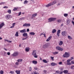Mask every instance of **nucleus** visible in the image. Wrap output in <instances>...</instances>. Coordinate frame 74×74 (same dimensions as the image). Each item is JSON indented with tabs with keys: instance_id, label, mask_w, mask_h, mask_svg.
Wrapping results in <instances>:
<instances>
[{
	"instance_id": "obj_1",
	"label": "nucleus",
	"mask_w": 74,
	"mask_h": 74,
	"mask_svg": "<svg viewBox=\"0 0 74 74\" xmlns=\"http://www.w3.org/2000/svg\"><path fill=\"white\" fill-rule=\"evenodd\" d=\"M32 55H33L35 58H37L38 57V56L37 55V51L35 50L33 51Z\"/></svg>"
},
{
	"instance_id": "obj_2",
	"label": "nucleus",
	"mask_w": 74,
	"mask_h": 74,
	"mask_svg": "<svg viewBox=\"0 0 74 74\" xmlns=\"http://www.w3.org/2000/svg\"><path fill=\"white\" fill-rule=\"evenodd\" d=\"M56 3V1H53L52 2H51L49 3L46 6V7H48L49 6H51V5H54V4H55Z\"/></svg>"
},
{
	"instance_id": "obj_3",
	"label": "nucleus",
	"mask_w": 74,
	"mask_h": 74,
	"mask_svg": "<svg viewBox=\"0 0 74 74\" xmlns=\"http://www.w3.org/2000/svg\"><path fill=\"white\" fill-rule=\"evenodd\" d=\"M63 57L64 58H69V57H70V53L65 52L64 54L63 55Z\"/></svg>"
},
{
	"instance_id": "obj_4",
	"label": "nucleus",
	"mask_w": 74,
	"mask_h": 74,
	"mask_svg": "<svg viewBox=\"0 0 74 74\" xmlns=\"http://www.w3.org/2000/svg\"><path fill=\"white\" fill-rule=\"evenodd\" d=\"M56 18H51L48 19V22H52L53 21H55Z\"/></svg>"
},
{
	"instance_id": "obj_5",
	"label": "nucleus",
	"mask_w": 74,
	"mask_h": 74,
	"mask_svg": "<svg viewBox=\"0 0 74 74\" xmlns=\"http://www.w3.org/2000/svg\"><path fill=\"white\" fill-rule=\"evenodd\" d=\"M18 55H19V53L18 52L16 51L14 52V53L12 54V55L13 57H16V56H18Z\"/></svg>"
},
{
	"instance_id": "obj_6",
	"label": "nucleus",
	"mask_w": 74,
	"mask_h": 74,
	"mask_svg": "<svg viewBox=\"0 0 74 74\" xmlns=\"http://www.w3.org/2000/svg\"><path fill=\"white\" fill-rule=\"evenodd\" d=\"M61 34L63 36H66L67 35V32L66 31H64L62 32Z\"/></svg>"
},
{
	"instance_id": "obj_7",
	"label": "nucleus",
	"mask_w": 74,
	"mask_h": 74,
	"mask_svg": "<svg viewBox=\"0 0 74 74\" xmlns=\"http://www.w3.org/2000/svg\"><path fill=\"white\" fill-rule=\"evenodd\" d=\"M30 24L29 23H25L23 25V26L24 27H27L28 26H30Z\"/></svg>"
},
{
	"instance_id": "obj_8",
	"label": "nucleus",
	"mask_w": 74,
	"mask_h": 74,
	"mask_svg": "<svg viewBox=\"0 0 74 74\" xmlns=\"http://www.w3.org/2000/svg\"><path fill=\"white\" fill-rule=\"evenodd\" d=\"M56 49L57 50L60 51H62L63 50L62 48H61L59 46L56 47Z\"/></svg>"
},
{
	"instance_id": "obj_9",
	"label": "nucleus",
	"mask_w": 74,
	"mask_h": 74,
	"mask_svg": "<svg viewBox=\"0 0 74 74\" xmlns=\"http://www.w3.org/2000/svg\"><path fill=\"white\" fill-rule=\"evenodd\" d=\"M37 15V14L36 13L33 14L32 15V16L31 17V19H33V18H34V17H35V16H36Z\"/></svg>"
},
{
	"instance_id": "obj_10",
	"label": "nucleus",
	"mask_w": 74,
	"mask_h": 74,
	"mask_svg": "<svg viewBox=\"0 0 74 74\" xmlns=\"http://www.w3.org/2000/svg\"><path fill=\"white\" fill-rule=\"evenodd\" d=\"M60 30L59 29L58 30L57 32V35L58 37L60 36Z\"/></svg>"
},
{
	"instance_id": "obj_11",
	"label": "nucleus",
	"mask_w": 74,
	"mask_h": 74,
	"mask_svg": "<svg viewBox=\"0 0 74 74\" xmlns=\"http://www.w3.org/2000/svg\"><path fill=\"white\" fill-rule=\"evenodd\" d=\"M4 23L3 22L0 24V29L4 26Z\"/></svg>"
},
{
	"instance_id": "obj_12",
	"label": "nucleus",
	"mask_w": 74,
	"mask_h": 74,
	"mask_svg": "<svg viewBox=\"0 0 74 74\" xmlns=\"http://www.w3.org/2000/svg\"><path fill=\"white\" fill-rule=\"evenodd\" d=\"M20 33H26V30L25 29H23V30H21L20 31Z\"/></svg>"
},
{
	"instance_id": "obj_13",
	"label": "nucleus",
	"mask_w": 74,
	"mask_h": 74,
	"mask_svg": "<svg viewBox=\"0 0 74 74\" xmlns=\"http://www.w3.org/2000/svg\"><path fill=\"white\" fill-rule=\"evenodd\" d=\"M52 36H50V37H49L48 39H47L46 40V41L47 42H48L49 41V40H50L51 39V38H52Z\"/></svg>"
},
{
	"instance_id": "obj_14",
	"label": "nucleus",
	"mask_w": 74,
	"mask_h": 74,
	"mask_svg": "<svg viewBox=\"0 0 74 74\" xmlns=\"http://www.w3.org/2000/svg\"><path fill=\"white\" fill-rule=\"evenodd\" d=\"M51 65L52 66H56V65H57V64L54 62H52L51 63Z\"/></svg>"
},
{
	"instance_id": "obj_15",
	"label": "nucleus",
	"mask_w": 74,
	"mask_h": 74,
	"mask_svg": "<svg viewBox=\"0 0 74 74\" xmlns=\"http://www.w3.org/2000/svg\"><path fill=\"white\" fill-rule=\"evenodd\" d=\"M47 47H48V44L47 43H45L43 45V48H45Z\"/></svg>"
},
{
	"instance_id": "obj_16",
	"label": "nucleus",
	"mask_w": 74,
	"mask_h": 74,
	"mask_svg": "<svg viewBox=\"0 0 74 74\" xmlns=\"http://www.w3.org/2000/svg\"><path fill=\"white\" fill-rule=\"evenodd\" d=\"M25 50L26 52H29L30 50V48H29V47L26 48H25Z\"/></svg>"
},
{
	"instance_id": "obj_17",
	"label": "nucleus",
	"mask_w": 74,
	"mask_h": 74,
	"mask_svg": "<svg viewBox=\"0 0 74 74\" xmlns=\"http://www.w3.org/2000/svg\"><path fill=\"white\" fill-rule=\"evenodd\" d=\"M32 63L34 64H37V61L36 60H33L32 61Z\"/></svg>"
},
{
	"instance_id": "obj_18",
	"label": "nucleus",
	"mask_w": 74,
	"mask_h": 74,
	"mask_svg": "<svg viewBox=\"0 0 74 74\" xmlns=\"http://www.w3.org/2000/svg\"><path fill=\"white\" fill-rule=\"evenodd\" d=\"M23 36H24V37H27V33H24L23 34Z\"/></svg>"
},
{
	"instance_id": "obj_19",
	"label": "nucleus",
	"mask_w": 74,
	"mask_h": 74,
	"mask_svg": "<svg viewBox=\"0 0 74 74\" xmlns=\"http://www.w3.org/2000/svg\"><path fill=\"white\" fill-rule=\"evenodd\" d=\"M63 41L62 40H60V42H59V45H62L63 44Z\"/></svg>"
},
{
	"instance_id": "obj_20",
	"label": "nucleus",
	"mask_w": 74,
	"mask_h": 74,
	"mask_svg": "<svg viewBox=\"0 0 74 74\" xmlns=\"http://www.w3.org/2000/svg\"><path fill=\"white\" fill-rule=\"evenodd\" d=\"M63 73L65 74H67L69 73V71L67 70H64L63 71Z\"/></svg>"
},
{
	"instance_id": "obj_21",
	"label": "nucleus",
	"mask_w": 74,
	"mask_h": 74,
	"mask_svg": "<svg viewBox=\"0 0 74 74\" xmlns=\"http://www.w3.org/2000/svg\"><path fill=\"white\" fill-rule=\"evenodd\" d=\"M52 32V33L54 34L56 32V30L55 29H53Z\"/></svg>"
},
{
	"instance_id": "obj_22",
	"label": "nucleus",
	"mask_w": 74,
	"mask_h": 74,
	"mask_svg": "<svg viewBox=\"0 0 74 74\" xmlns=\"http://www.w3.org/2000/svg\"><path fill=\"white\" fill-rule=\"evenodd\" d=\"M4 40L5 41H7V42H9V43H11V42H12V41L9 40H8L5 39Z\"/></svg>"
},
{
	"instance_id": "obj_23",
	"label": "nucleus",
	"mask_w": 74,
	"mask_h": 74,
	"mask_svg": "<svg viewBox=\"0 0 74 74\" xmlns=\"http://www.w3.org/2000/svg\"><path fill=\"white\" fill-rule=\"evenodd\" d=\"M16 73L17 74H20L21 72L20 71L16 70L15 71Z\"/></svg>"
},
{
	"instance_id": "obj_24",
	"label": "nucleus",
	"mask_w": 74,
	"mask_h": 74,
	"mask_svg": "<svg viewBox=\"0 0 74 74\" xmlns=\"http://www.w3.org/2000/svg\"><path fill=\"white\" fill-rule=\"evenodd\" d=\"M70 20H68L66 21V24L68 25H70Z\"/></svg>"
},
{
	"instance_id": "obj_25",
	"label": "nucleus",
	"mask_w": 74,
	"mask_h": 74,
	"mask_svg": "<svg viewBox=\"0 0 74 74\" xmlns=\"http://www.w3.org/2000/svg\"><path fill=\"white\" fill-rule=\"evenodd\" d=\"M26 19L25 17H22L19 18V20L22 21V20H25Z\"/></svg>"
},
{
	"instance_id": "obj_26",
	"label": "nucleus",
	"mask_w": 74,
	"mask_h": 74,
	"mask_svg": "<svg viewBox=\"0 0 74 74\" xmlns=\"http://www.w3.org/2000/svg\"><path fill=\"white\" fill-rule=\"evenodd\" d=\"M23 60L22 59H18L17 60V62L19 63V62H22Z\"/></svg>"
},
{
	"instance_id": "obj_27",
	"label": "nucleus",
	"mask_w": 74,
	"mask_h": 74,
	"mask_svg": "<svg viewBox=\"0 0 74 74\" xmlns=\"http://www.w3.org/2000/svg\"><path fill=\"white\" fill-rule=\"evenodd\" d=\"M15 36H16V37H18L19 36V35H18V32H17L15 35Z\"/></svg>"
},
{
	"instance_id": "obj_28",
	"label": "nucleus",
	"mask_w": 74,
	"mask_h": 74,
	"mask_svg": "<svg viewBox=\"0 0 74 74\" xmlns=\"http://www.w3.org/2000/svg\"><path fill=\"white\" fill-rule=\"evenodd\" d=\"M52 53L54 55H56V54H58V52H53Z\"/></svg>"
},
{
	"instance_id": "obj_29",
	"label": "nucleus",
	"mask_w": 74,
	"mask_h": 74,
	"mask_svg": "<svg viewBox=\"0 0 74 74\" xmlns=\"http://www.w3.org/2000/svg\"><path fill=\"white\" fill-rule=\"evenodd\" d=\"M5 4V2H2L0 3V5H4Z\"/></svg>"
},
{
	"instance_id": "obj_30",
	"label": "nucleus",
	"mask_w": 74,
	"mask_h": 74,
	"mask_svg": "<svg viewBox=\"0 0 74 74\" xmlns=\"http://www.w3.org/2000/svg\"><path fill=\"white\" fill-rule=\"evenodd\" d=\"M15 25V23H13L12 26L10 27V28H13V27H14V26Z\"/></svg>"
},
{
	"instance_id": "obj_31",
	"label": "nucleus",
	"mask_w": 74,
	"mask_h": 74,
	"mask_svg": "<svg viewBox=\"0 0 74 74\" xmlns=\"http://www.w3.org/2000/svg\"><path fill=\"white\" fill-rule=\"evenodd\" d=\"M68 38L69 39V40H72V39H73L72 37L70 36H68Z\"/></svg>"
},
{
	"instance_id": "obj_32",
	"label": "nucleus",
	"mask_w": 74,
	"mask_h": 74,
	"mask_svg": "<svg viewBox=\"0 0 74 74\" xmlns=\"http://www.w3.org/2000/svg\"><path fill=\"white\" fill-rule=\"evenodd\" d=\"M29 34H30V35H34L35 34V33L34 32H31L29 33Z\"/></svg>"
},
{
	"instance_id": "obj_33",
	"label": "nucleus",
	"mask_w": 74,
	"mask_h": 74,
	"mask_svg": "<svg viewBox=\"0 0 74 74\" xmlns=\"http://www.w3.org/2000/svg\"><path fill=\"white\" fill-rule=\"evenodd\" d=\"M5 17L6 18H7L8 19H9V18H10V15H7Z\"/></svg>"
},
{
	"instance_id": "obj_34",
	"label": "nucleus",
	"mask_w": 74,
	"mask_h": 74,
	"mask_svg": "<svg viewBox=\"0 0 74 74\" xmlns=\"http://www.w3.org/2000/svg\"><path fill=\"white\" fill-rule=\"evenodd\" d=\"M71 63L70 62H67V65H71Z\"/></svg>"
},
{
	"instance_id": "obj_35",
	"label": "nucleus",
	"mask_w": 74,
	"mask_h": 74,
	"mask_svg": "<svg viewBox=\"0 0 74 74\" xmlns=\"http://www.w3.org/2000/svg\"><path fill=\"white\" fill-rule=\"evenodd\" d=\"M42 61L43 62H44V63H48V61H47V60H42Z\"/></svg>"
},
{
	"instance_id": "obj_36",
	"label": "nucleus",
	"mask_w": 74,
	"mask_h": 74,
	"mask_svg": "<svg viewBox=\"0 0 74 74\" xmlns=\"http://www.w3.org/2000/svg\"><path fill=\"white\" fill-rule=\"evenodd\" d=\"M27 3H28V1L25 0L24 1V4H27Z\"/></svg>"
},
{
	"instance_id": "obj_37",
	"label": "nucleus",
	"mask_w": 74,
	"mask_h": 74,
	"mask_svg": "<svg viewBox=\"0 0 74 74\" xmlns=\"http://www.w3.org/2000/svg\"><path fill=\"white\" fill-rule=\"evenodd\" d=\"M8 12L9 14H11V10H8Z\"/></svg>"
},
{
	"instance_id": "obj_38",
	"label": "nucleus",
	"mask_w": 74,
	"mask_h": 74,
	"mask_svg": "<svg viewBox=\"0 0 74 74\" xmlns=\"http://www.w3.org/2000/svg\"><path fill=\"white\" fill-rule=\"evenodd\" d=\"M64 16H65V17H67V16H68V14H64Z\"/></svg>"
},
{
	"instance_id": "obj_39",
	"label": "nucleus",
	"mask_w": 74,
	"mask_h": 74,
	"mask_svg": "<svg viewBox=\"0 0 74 74\" xmlns=\"http://www.w3.org/2000/svg\"><path fill=\"white\" fill-rule=\"evenodd\" d=\"M19 63L18 62H16L15 63V64L16 66H18V65H19Z\"/></svg>"
},
{
	"instance_id": "obj_40",
	"label": "nucleus",
	"mask_w": 74,
	"mask_h": 74,
	"mask_svg": "<svg viewBox=\"0 0 74 74\" xmlns=\"http://www.w3.org/2000/svg\"><path fill=\"white\" fill-rule=\"evenodd\" d=\"M0 73L1 74H4V72L3 71H0Z\"/></svg>"
},
{
	"instance_id": "obj_41",
	"label": "nucleus",
	"mask_w": 74,
	"mask_h": 74,
	"mask_svg": "<svg viewBox=\"0 0 74 74\" xmlns=\"http://www.w3.org/2000/svg\"><path fill=\"white\" fill-rule=\"evenodd\" d=\"M27 38H28V37H27L25 38H23L22 39L23 40H26V39H27Z\"/></svg>"
},
{
	"instance_id": "obj_42",
	"label": "nucleus",
	"mask_w": 74,
	"mask_h": 74,
	"mask_svg": "<svg viewBox=\"0 0 74 74\" xmlns=\"http://www.w3.org/2000/svg\"><path fill=\"white\" fill-rule=\"evenodd\" d=\"M16 10H17V8H14L13 10L14 11H16Z\"/></svg>"
},
{
	"instance_id": "obj_43",
	"label": "nucleus",
	"mask_w": 74,
	"mask_h": 74,
	"mask_svg": "<svg viewBox=\"0 0 74 74\" xmlns=\"http://www.w3.org/2000/svg\"><path fill=\"white\" fill-rule=\"evenodd\" d=\"M70 61H71L70 59H69L67 60V62H70Z\"/></svg>"
},
{
	"instance_id": "obj_44",
	"label": "nucleus",
	"mask_w": 74,
	"mask_h": 74,
	"mask_svg": "<svg viewBox=\"0 0 74 74\" xmlns=\"http://www.w3.org/2000/svg\"><path fill=\"white\" fill-rule=\"evenodd\" d=\"M57 21L59 23H60V22H61V20H57Z\"/></svg>"
},
{
	"instance_id": "obj_45",
	"label": "nucleus",
	"mask_w": 74,
	"mask_h": 74,
	"mask_svg": "<svg viewBox=\"0 0 74 74\" xmlns=\"http://www.w3.org/2000/svg\"><path fill=\"white\" fill-rule=\"evenodd\" d=\"M51 60H54L53 57L51 56Z\"/></svg>"
},
{
	"instance_id": "obj_46",
	"label": "nucleus",
	"mask_w": 74,
	"mask_h": 74,
	"mask_svg": "<svg viewBox=\"0 0 74 74\" xmlns=\"http://www.w3.org/2000/svg\"><path fill=\"white\" fill-rule=\"evenodd\" d=\"M14 72L13 71H10V73L11 74H14Z\"/></svg>"
},
{
	"instance_id": "obj_47",
	"label": "nucleus",
	"mask_w": 74,
	"mask_h": 74,
	"mask_svg": "<svg viewBox=\"0 0 74 74\" xmlns=\"http://www.w3.org/2000/svg\"><path fill=\"white\" fill-rule=\"evenodd\" d=\"M29 71H32V67H29Z\"/></svg>"
},
{
	"instance_id": "obj_48",
	"label": "nucleus",
	"mask_w": 74,
	"mask_h": 74,
	"mask_svg": "<svg viewBox=\"0 0 74 74\" xmlns=\"http://www.w3.org/2000/svg\"><path fill=\"white\" fill-rule=\"evenodd\" d=\"M3 8H8V7L5 6L3 7Z\"/></svg>"
},
{
	"instance_id": "obj_49",
	"label": "nucleus",
	"mask_w": 74,
	"mask_h": 74,
	"mask_svg": "<svg viewBox=\"0 0 74 74\" xmlns=\"http://www.w3.org/2000/svg\"><path fill=\"white\" fill-rule=\"evenodd\" d=\"M43 72L45 74H47V71L44 70Z\"/></svg>"
},
{
	"instance_id": "obj_50",
	"label": "nucleus",
	"mask_w": 74,
	"mask_h": 74,
	"mask_svg": "<svg viewBox=\"0 0 74 74\" xmlns=\"http://www.w3.org/2000/svg\"><path fill=\"white\" fill-rule=\"evenodd\" d=\"M34 73V74H37V72H36V71H35L34 72H33Z\"/></svg>"
},
{
	"instance_id": "obj_51",
	"label": "nucleus",
	"mask_w": 74,
	"mask_h": 74,
	"mask_svg": "<svg viewBox=\"0 0 74 74\" xmlns=\"http://www.w3.org/2000/svg\"><path fill=\"white\" fill-rule=\"evenodd\" d=\"M58 64H62V62H59Z\"/></svg>"
},
{
	"instance_id": "obj_52",
	"label": "nucleus",
	"mask_w": 74,
	"mask_h": 74,
	"mask_svg": "<svg viewBox=\"0 0 74 74\" xmlns=\"http://www.w3.org/2000/svg\"><path fill=\"white\" fill-rule=\"evenodd\" d=\"M71 59H70L71 61L72 60H73V59H74V58H73V57H71Z\"/></svg>"
},
{
	"instance_id": "obj_53",
	"label": "nucleus",
	"mask_w": 74,
	"mask_h": 74,
	"mask_svg": "<svg viewBox=\"0 0 74 74\" xmlns=\"http://www.w3.org/2000/svg\"><path fill=\"white\" fill-rule=\"evenodd\" d=\"M74 66H71V69H72L73 70V69H74Z\"/></svg>"
},
{
	"instance_id": "obj_54",
	"label": "nucleus",
	"mask_w": 74,
	"mask_h": 74,
	"mask_svg": "<svg viewBox=\"0 0 74 74\" xmlns=\"http://www.w3.org/2000/svg\"><path fill=\"white\" fill-rule=\"evenodd\" d=\"M21 15V12H20L19 13L18 15V16H20V15Z\"/></svg>"
},
{
	"instance_id": "obj_55",
	"label": "nucleus",
	"mask_w": 74,
	"mask_h": 74,
	"mask_svg": "<svg viewBox=\"0 0 74 74\" xmlns=\"http://www.w3.org/2000/svg\"><path fill=\"white\" fill-rule=\"evenodd\" d=\"M29 29H27V32H29Z\"/></svg>"
},
{
	"instance_id": "obj_56",
	"label": "nucleus",
	"mask_w": 74,
	"mask_h": 74,
	"mask_svg": "<svg viewBox=\"0 0 74 74\" xmlns=\"http://www.w3.org/2000/svg\"><path fill=\"white\" fill-rule=\"evenodd\" d=\"M7 54L9 56V55H10V52H8Z\"/></svg>"
},
{
	"instance_id": "obj_57",
	"label": "nucleus",
	"mask_w": 74,
	"mask_h": 74,
	"mask_svg": "<svg viewBox=\"0 0 74 74\" xmlns=\"http://www.w3.org/2000/svg\"><path fill=\"white\" fill-rule=\"evenodd\" d=\"M60 5V2L58 4H57V6H58V5Z\"/></svg>"
},
{
	"instance_id": "obj_58",
	"label": "nucleus",
	"mask_w": 74,
	"mask_h": 74,
	"mask_svg": "<svg viewBox=\"0 0 74 74\" xmlns=\"http://www.w3.org/2000/svg\"><path fill=\"white\" fill-rule=\"evenodd\" d=\"M44 33H42L40 34V36H41L42 35H43Z\"/></svg>"
},
{
	"instance_id": "obj_59",
	"label": "nucleus",
	"mask_w": 74,
	"mask_h": 74,
	"mask_svg": "<svg viewBox=\"0 0 74 74\" xmlns=\"http://www.w3.org/2000/svg\"><path fill=\"white\" fill-rule=\"evenodd\" d=\"M43 35L44 36V37L46 38V35H45V34H43Z\"/></svg>"
},
{
	"instance_id": "obj_60",
	"label": "nucleus",
	"mask_w": 74,
	"mask_h": 74,
	"mask_svg": "<svg viewBox=\"0 0 74 74\" xmlns=\"http://www.w3.org/2000/svg\"><path fill=\"white\" fill-rule=\"evenodd\" d=\"M59 74H63V71H61L60 72V73H59Z\"/></svg>"
},
{
	"instance_id": "obj_61",
	"label": "nucleus",
	"mask_w": 74,
	"mask_h": 74,
	"mask_svg": "<svg viewBox=\"0 0 74 74\" xmlns=\"http://www.w3.org/2000/svg\"><path fill=\"white\" fill-rule=\"evenodd\" d=\"M71 62L72 64H74V61H72Z\"/></svg>"
},
{
	"instance_id": "obj_62",
	"label": "nucleus",
	"mask_w": 74,
	"mask_h": 74,
	"mask_svg": "<svg viewBox=\"0 0 74 74\" xmlns=\"http://www.w3.org/2000/svg\"><path fill=\"white\" fill-rule=\"evenodd\" d=\"M56 73H59V71H56Z\"/></svg>"
},
{
	"instance_id": "obj_63",
	"label": "nucleus",
	"mask_w": 74,
	"mask_h": 74,
	"mask_svg": "<svg viewBox=\"0 0 74 74\" xmlns=\"http://www.w3.org/2000/svg\"><path fill=\"white\" fill-rule=\"evenodd\" d=\"M63 68H61V71H63Z\"/></svg>"
},
{
	"instance_id": "obj_64",
	"label": "nucleus",
	"mask_w": 74,
	"mask_h": 74,
	"mask_svg": "<svg viewBox=\"0 0 74 74\" xmlns=\"http://www.w3.org/2000/svg\"><path fill=\"white\" fill-rule=\"evenodd\" d=\"M4 49L5 50V51H7V49H6L4 48Z\"/></svg>"
}]
</instances>
